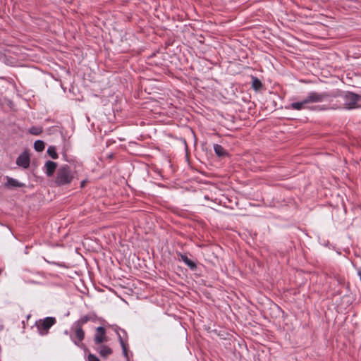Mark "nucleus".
<instances>
[{
	"label": "nucleus",
	"instance_id": "1",
	"mask_svg": "<svg viewBox=\"0 0 361 361\" xmlns=\"http://www.w3.org/2000/svg\"><path fill=\"white\" fill-rule=\"evenodd\" d=\"M328 94L326 93H319L317 92H310L307 96L302 101L293 102L290 104V109L297 111L302 109H310L314 111H325L329 108L325 106H312L311 104L313 103H321L326 100Z\"/></svg>",
	"mask_w": 361,
	"mask_h": 361
},
{
	"label": "nucleus",
	"instance_id": "2",
	"mask_svg": "<svg viewBox=\"0 0 361 361\" xmlns=\"http://www.w3.org/2000/svg\"><path fill=\"white\" fill-rule=\"evenodd\" d=\"M74 178V173L68 165L60 167L56 172L55 183L59 185L70 184Z\"/></svg>",
	"mask_w": 361,
	"mask_h": 361
},
{
	"label": "nucleus",
	"instance_id": "3",
	"mask_svg": "<svg viewBox=\"0 0 361 361\" xmlns=\"http://www.w3.org/2000/svg\"><path fill=\"white\" fill-rule=\"evenodd\" d=\"M343 98L344 109H353L361 107V106L358 104V102L361 101V95L351 92H348L345 94Z\"/></svg>",
	"mask_w": 361,
	"mask_h": 361
},
{
	"label": "nucleus",
	"instance_id": "4",
	"mask_svg": "<svg viewBox=\"0 0 361 361\" xmlns=\"http://www.w3.org/2000/svg\"><path fill=\"white\" fill-rule=\"evenodd\" d=\"M56 322L54 317H47L44 319H39L36 322V326L38 329L39 334L41 336H44L48 334L49 329Z\"/></svg>",
	"mask_w": 361,
	"mask_h": 361
},
{
	"label": "nucleus",
	"instance_id": "5",
	"mask_svg": "<svg viewBox=\"0 0 361 361\" xmlns=\"http://www.w3.org/2000/svg\"><path fill=\"white\" fill-rule=\"evenodd\" d=\"M108 338L106 335V330L103 326H98L96 329V334L94 337V342L96 345L107 342Z\"/></svg>",
	"mask_w": 361,
	"mask_h": 361
},
{
	"label": "nucleus",
	"instance_id": "6",
	"mask_svg": "<svg viewBox=\"0 0 361 361\" xmlns=\"http://www.w3.org/2000/svg\"><path fill=\"white\" fill-rule=\"evenodd\" d=\"M74 331L76 339L71 337V340L74 343V344L77 346H80V343L85 338V331H83L82 326L80 325H74Z\"/></svg>",
	"mask_w": 361,
	"mask_h": 361
},
{
	"label": "nucleus",
	"instance_id": "7",
	"mask_svg": "<svg viewBox=\"0 0 361 361\" xmlns=\"http://www.w3.org/2000/svg\"><path fill=\"white\" fill-rule=\"evenodd\" d=\"M6 182L4 183V185L7 189L23 188L25 186V184L23 183H20L13 178L6 176Z\"/></svg>",
	"mask_w": 361,
	"mask_h": 361
},
{
	"label": "nucleus",
	"instance_id": "8",
	"mask_svg": "<svg viewBox=\"0 0 361 361\" xmlns=\"http://www.w3.org/2000/svg\"><path fill=\"white\" fill-rule=\"evenodd\" d=\"M16 164L19 166L24 168V169L28 168L30 166L29 155L25 152L19 155V157L16 159Z\"/></svg>",
	"mask_w": 361,
	"mask_h": 361
},
{
	"label": "nucleus",
	"instance_id": "9",
	"mask_svg": "<svg viewBox=\"0 0 361 361\" xmlns=\"http://www.w3.org/2000/svg\"><path fill=\"white\" fill-rule=\"evenodd\" d=\"M57 167L56 163L52 161H47L44 164L45 173L47 176L51 177L53 176L56 169Z\"/></svg>",
	"mask_w": 361,
	"mask_h": 361
},
{
	"label": "nucleus",
	"instance_id": "10",
	"mask_svg": "<svg viewBox=\"0 0 361 361\" xmlns=\"http://www.w3.org/2000/svg\"><path fill=\"white\" fill-rule=\"evenodd\" d=\"M181 260L192 270H195L197 268L196 264L190 259L185 255H180Z\"/></svg>",
	"mask_w": 361,
	"mask_h": 361
},
{
	"label": "nucleus",
	"instance_id": "11",
	"mask_svg": "<svg viewBox=\"0 0 361 361\" xmlns=\"http://www.w3.org/2000/svg\"><path fill=\"white\" fill-rule=\"evenodd\" d=\"M98 352L102 357H107L112 353V350L107 345H102Z\"/></svg>",
	"mask_w": 361,
	"mask_h": 361
},
{
	"label": "nucleus",
	"instance_id": "12",
	"mask_svg": "<svg viewBox=\"0 0 361 361\" xmlns=\"http://www.w3.org/2000/svg\"><path fill=\"white\" fill-rule=\"evenodd\" d=\"M214 150L216 154L219 157H224L226 154V152L224 148L218 144L214 145Z\"/></svg>",
	"mask_w": 361,
	"mask_h": 361
},
{
	"label": "nucleus",
	"instance_id": "13",
	"mask_svg": "<svg viewBox=\"0 0 361 361\" xmlns=\"http://www.w3.org/2000/svg\"><path fill=\"white\" fill-rule=\"evenodd\" d=\"M117 334H118L120 344L122 348L123 355V356H125L126 357L128 358V351H127L126 344L124 342L123 339L121 338V334L118 332L117 333Z\"/></svg>",
	"mask_w": 361,
	"mask_h": 361
},
{
	"label": "nucleus",
	"instance_id": "14",
	"mask_svg": "<svg viewBox=\"0 0 361 361\" xmlns=\"http://www.w3.org/2000/svg\"><path fill=\"white\" fill-rule=\"evenodd\" d=\"M44 143L42 140H36L34 143V148L37 152H42L44 149Z\"/></svg>",
	"mask_w": 361,
	"mask_h": 361
},
{
	"label": "nucleus",
	"instance_id": "15",
	"mask_svg": "<svg viewBox=\"0 0 361 361\" xmlns=\"http://www.w3.org/2000/svg\"><path fill=\"white\" fill-rule=\"evenodd\" d=\"M47 154L49 157H51L52 159H56L58 158V154L56 152V149L55 147L49 146L47 149Z\"/></svg>",
	"mask_w": 361,
	"mask_h": 361
},
{
	"label": "nucleus",
	"instance_id": "16",
	"mask_svg": "<svg viewBox=\"0 0 361 361\" xmlns=\"http://www.w3.org/2000/svg\"><path fill=\"white\" fill-rule=\"evenodd\" d=\"M262 82L258 78H252V87L253 89H255V90H258L262 87Z\"/></svg>",
	"mask_w": 361,
	"mask_h": 361
},
{
	"label": "nucleus",
	"instance_id": "17",
	"mask_svg": "<svg viewBox=\"0 0 361 361\" xmlns=\"http://www.w3.org/2000/svg\"><path fill=\"white\" fill-rule=\"evenodd\" d=\"M90 319L88 316L82 317L78 322H76L74 325H80L82 326L83 324L87 323Z\"/></svg>",
	"mask_w": 361,
	"mask_h": 361
},
{
	"label": "nucleus",
	"instance_id": "18",
	"mask_svg": "<svg viewBox=\"0 0 361 361\" xmlns=\"http://www.w3.org/2000/svg\"><path fill=\"white\" fill-rule=\"evenodd\" d=\"M30 133H32V135H39L41 132H42V130L38 128H36V127H32L30 129Z\"/></svg>",
	"mask_w": 361,
	"mask_h": 361
},
{
	"label": "nucleus",
	"instance_id": "19",
	"mask_svg": "<svg viewBox=\"0 0 361 361\" xmlns=\"http://www.w3.org/2000/svg\"><path fill=\"white\" fill-rule=\"evenodd\" d=\"M87 361H99V360L96 355L93 354H89L87 357Z\"/></svg>",
	"mask_w": 361,
	"mask_h": 361
},
{
	"label": "nucleus",
	"instance_id": "20",
	"mask_svg": "<svg viewBox=\"0 0 361 361\" xmlns=\"http://www.w3.org/2000/svg\"><path fill=\"white\" fill-rule=\"evenodd\" d=\"M357 274L360 276V281H361V270L357 271Z\"/></svg>",
	"mask_w": 361,
	"mask_h": 361
},
{
	"label": "nucleus",
	"instance_id": "21",
	"mask_svg": "<svg viewBox=\"0 0 361 361\" xmlns=\"http://www.w3.org/2000/svg\"><path fill=\"white\" fill-rule=\"evenodd\" d=\"M85 181L83 180L81 182V186L83 187L85 185Z\"/></svg>",
	"mask_w": 361,
	"mask_h": 361
},
{
	"label": "nucleus",
	"instance_id": "22",
	"mask_svg": "<svg viewBox=\"0 0 361 361\" xmlns=\"http://www.w3.org/2000/svg\"><path fill=\"white\" fill-rule=\"evenodd\" d=\"M64 334H66V335H68V331H67V330H66V331H64Z\"/></svg>",
	"mask_w": 361,
	"mask_h": 361
}]
</instances>
